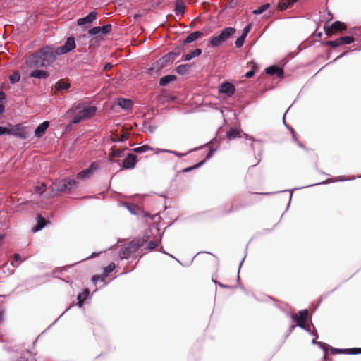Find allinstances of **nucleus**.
Returning <instances> with one entry per match:
<instances>
[{"mask_svg":"<svg viewBox=\"0 0 361 361\" xmlns=\"http://www.w3.org/2000/svg\"><path fill=\"white\" fill-rule=\"evenodd\" d=\"M70 87L69 83L63 81H59L55 85V89L57 91L61 90H67Z\"/></svg>","mask_w":361,"mask_h":361,"instance_id":"393cba45","label":"nucleus"},{"mask_svg":"<svg viewBox=\"0 0 361 361\" xmlns=\"http://www.w3.org/2000/svg\"><path fill=\"white\" fill-rule=\"evenodd\" d=\"M235 31L236 30L232 27L224 28L219 35L211 38L209 40L210 45L214 47L220 46L222 43L230 39L235 34Z\"/></svg>","mask_w":361,"mask_h":361,"instance_id":"20e7f679","label":"nucleus"},{"mask_svg":"<svg viewBox=\"0 0 361 361\" xmlns=\"http://www.w3.org/2000/svg\"><path fill=\"white\" fill-rule=\"evenodd\" d=\"M111 30V25L110 24L100 27V31L103 34H107V33L110 32Z\"/></svg>","mask_w":361,"mask_h":361,"instance_id":"e433bc0d","label":"nucleus"},{"mask_svg":"<svg viewBox=\"0 0 361 361\" xmlns=\"http://www.w3.org/2000/svg\"><path fill=\"white\" fill-rule=\"evenodd\" d=\"M0 96H1V98L0 99V114H1L4 111V106L2 103V99L4 98V92H0Z\"/></svg>","mask_w":361,"mask_h":361,"instance_id":"a19ab883","label":"nucleus"},{"mask_svg":"<svg viewBox=\"0 0 361 361\" xmlns=\"http://www.w3.org/2000/svg\"><path fill=\"white\" fill-rule=\"evenodd\" d=\"M79 111L77 112L73 119V123H78L83 120L92 118L97 111V108L93 106H84L80 109L78 107Z\"/></svg>","mask_w":361,"mask_h":361,"instance_id":"39448f33","label":"nucleus"},{"mask_svg":"<svg viewBox=\"0 0 361 361\" xmlns=\"http://www.w3.org/2000/svg\"><path fill=\"white\" fill-rule=\"evenodd\" d=\"M298 0H279L277 8L280 11H284L290 8Z\"/></svg>","mask_w":361,"mask_h":361,"instance_id":"a211bd4d","label":"nucleus"},{"mask_svg":"<svg viewBox=\"0 0 361 361\" xmlns=\"http://www.w3.org/2000/svg\"><path fill=\"white\" fill-rule=\"evenodd\" d=\"M238 135H239V131L237 130L232 129L227 132V136L230 139L235 138V137H238Z\"/></svg>","mask_w":361,"mask_h":361,"instance_id":"f704fd0d","label":"nucleus"},{"mask_svg":"<svg viewBox=\"0 0 361 361\" xmlns=\"http://www.w3.org/2000/svg\"><path fill=\"white\" fill-rule=\"evenodd\" d=\"M245 38L246 37L243 36V35H240V37H239L236 40H235V46L237 48H240L244 42H245Z\"/></svg>","mask_w":361,"mask_h":361,"instance_id":"72a5a7b5","label":"nucleus"},{"mask_svg":"<svg viewBox=\"0 0 361 361\" xmlns=\"http://www.w3.org/2000/svg\"><path fill=\"white\" fill-rule=\"evenodd\" d=\"M49 75L47 71H43V70H39V69L32 71L30 74V77L39 78V79L47 78L49 77Z\"/></svg>","mask_w":361,"mask_h":361,"instance_id":"6ab92c4d","label":"nucleus"},{"mask_svg":"<svg viewBox=\"0 0 361 361\" xmlns=\"http://www.w3.org/2000/svg\"><path fill=\"white\" fill-rule=\"evenodd\" d=\"M11 264H12L13 267H16V266L14 264V262H11Z\"/></svg>","mask_w":361,"mask_h":361,"instance_id":"4d7b16f0","label":"nucleus"},{"mask_svg":"<svg viewBox=\"0 0 361 361\" xmlns=\"http://www.w3.org/2000/svg\"><path fill=\"white\" fill-rule=\"evenodd\" d=\"M99 169V165L97 163H92L87 169L82 170L77 175L78 179H86L90 178L94 171Z\"/></svg>","mask_w":361,"mask_h":361,"instance_id":"9d476101","label":"nucleus"},{"mask_svg":"<svg viewBox=\"0 0 361 361\" xmlns=\"http://www.w3.org/2000/svg\"><path fill=\"white\" fill-rule=\"evenodd\" d=\"M78 183L75 180H56L52 184V189L59 192L70 191L76 188Z\"/></svg>","mask_w":361,"mask_h":361,"instance_id":"423d86ee","label":"nucleus"},{"mask_svg":"<svg viewBox=\"0 0 361 361\" xmlns=\"http://www.w3.org/2000/svg\"><path fill=\"white\" fill-rule=\"evenodd\" d=\"M9 132V126L8 127H3L0 126V136L3 135H8Z\"/></svg>","mask_w":361,"mask_h":361,"instance_id":"ea45409f","label":"nucleus"},{"mask_svg":"<svg viewBox=\"0 0 361 361\" xmlns=\"http://www.w3.org/2000/svg\"><path fill=\"white\" fill-rule=\"evenodd\" d=\"M312 336H316V337H317V336H317L316 334H314V333H312Z\"/></svg>","mask_w":361,"mask_h":361,"instance_id":"5fc2aeb1","label":"nucleus"},{"mask_svg":"<svg viewBox=\"0 0 361 361\" xmlns=\"http://www.w3.org/2000/svg\"><path fill=\"white\" fill-rule=\"evenodd\" d=\"M8 341V340H4V339H1V340H0V342H1V343H4L5 341Z\"/></svg>","mask_w":361,"mask_h":361,"instance_id":"864d4df0","label":"nucleus"},{"mask_svg":"<svg viewBox=\"0 0 361 361\" xmlns=\"http://www.w3.org/2000/svg\"><path fill=\"white\" fill-rule=\"evenodd\" d=\"M202 35H203L202 32H201L200 31L193 32L188 35V37L184 40V43L185 44L191 43V42L195 41L196 39H197L198 38L201 37Z\"/></svg>","mask_w":361,"mask_h":361,"instance_id":"aec40b11","label":"nucleus"},{"mask_svg":"<svg viewBox=\"0 0 361 361\" xmlns=\"http://www.w3.org/2000/svg\"><path fill=\"white\" fill-rule=\"evenodd\" d=\"M3 348L9 353H13L11 356V361H37L35 358L29 359L27 356H31L32 353L30 349L24 346L14 345L8 346L6 344L3 345Z\"/></svg>","mask_w":361,"mask_h":361,"instance_id":"7ed1b4c3","label":"nucleus"},{"mask_svg":"<svg viewBox=\"0 0 361 361\" xmlns=\"http://www.w3.org/2000/svg\"><path fill=\"white\" fill-rule=\"evenodd\" d=\"M111 67V63H106L104 66V70L105 71H107L108 69H109Z\"/></svg>","mask_w":361,"mask_h":361,"instance_id":"09e8293b","label":"nucleus"},{"mask_svg":"<svg viewBox=\"0 0 361 361\" xmlns=\"http://www.w3.org/2000/svg\"><path fill=\"white\" fill-rule=\"evenodd\" d=\"M174 77L172 75H166L160 79L159 84L162 86L166 85L173 80Z\"/></svg>","mask_w":361,"mask_h":361,"instance_id":"cd10ccee","label":"nucleus"},{"mask_svg":"<svg viewBox=\"0 0 361 361\" xmlns=\"http://www.w3.org/2000/svg\"><path fill=\"white\" fill-rule=\"evenodd\" d=\"M152 149L149 145H143L139 147H136L133 149V151L136 153H142L147 152L149 150H152Z\"/></svg>","mask_w":361,"mask_h":361,"instance_id":"c756f323","label":"nucleus"},{"mask_svg":"<svg viewBox=\"0 0 361 361\" xmlns=\"http://www.w3.org/2000/svg\"><path fill=\"white\" fill-rule=\"evenodd\" d=\"M120 257L122 259H126L128 257V252L123 250L121 252H120Z\"/></svg>","mask_w":361,"mask_h":361,"instance_id":"a18cd8bd","label":"nucleus"},{"mask_svg":"<svg viewBox=\"0 0 361 361\" xmlns=\"http://www.w3.org/2000/svg\"><path fill=\"white\" fill-rule=\"evenodd\" d=\"M47 186L44 183H41L35 188V191L37 194H42L46 190Z\"/></svg>","mask_w":361,"mask_h":361,"instance_id":"473e14b6","label":"nucleus"},{"mask_svg":"<svg viewBox=\"0 0 361 361\" xmlns=\"http://www.w3.org/2000/svg\"><path fill=\"white\" fill-rule=\"evenodd\" d=\"M252 75H253V73H252V71H250V72H247V73H246V77H247V78H250V77H252Z\"/></svg>","mask_w":361,"mask_h":361,"instance_id":"8fccbe9b","label":"nucleus"},{"mask_svg":"<svg viewBox=\"0 0 361 361\" xmlns=\"http://www.w3.org/2000/svg\"><path fill=\"white\" fill-rule=\"evenodd\" d=\"M49 126V121H44L39 124L35 130V136L37 138L42 137Z\"/></svg>","mask_w":361,"mask_h":361,"instance_id":"2eb2a0df","label":"nucleus"},{"mask_svg":"<svg viewBox=\"0 0 361 361\" xmlns=\"http://www.w3.org/2000/svg\"><path fill=\"white\" fill-rule=\"evenodd\" d=\"M4 311H0V322L4 321Z\"/></svg>","mask_w":361,"mask_h":361,"instance_id":"de8ad7c7","label":"nucleus"},{"mask_svg":"<svg viewBox=\"0 0 361 361\" xmlns=\"http://www.w3.org/2000/svg\"><path fill=\"white\" fill-rule=\"evenodd\" d=\"M323 361H324V360L323 359Z\"/></svg>","mask_w":361,"mask_h":361,"instance_id":"13d9d810","label":"nucleus"},{"mask_svg":"<svg viewBox=\"0 0 361 361\" xmlns=\"http://www.w3.org/2000/svg\"><path fill=\"white\" fill-rule=\"evenodd\" d=\"M115 269V264L111 263L104 269L105 276H107Z\"/></svg>","mask_w":361,"mask_h":361,"instance_id":"c9c22d12","label":"nucleus"},{"mask_svg":"<svg viewBox=\"0 0 361 361\" xmlns=\"http://www.w3.org/2000/svg\"><path fill=\"white\" fill-rule=\"evenodd\" d=\"M89 34L90 35H97L101 32L100 27H94L89 30Z\"/></svg>","mask_w":361,"mask_h":361,"instance_id":"58836bf2","label":"nucleus"},{"mask_svg":"<svg viewBox=\"0 0 361 361\" xmlns=\"http://www.w3.org/2000/svg\"><path fill=\"white\" fill-rule=\"evenodd\" d=\"M56 56V54L51 47H43L27 59L25 68H35L47 67L55 61Z\"/></svg>","mask_w":361,"mask_h":361,"instance_id":"f257e3e1","label":"nucleus"},{"mask_svg":"<svg viewBox=\"0 0 361 361\" xmlns=\"http://www.w3.org/2000/svg\"><path fill=\"white\" fill-rule=\"evenodd\" d=\"M266 73L271 75H276L279 78H281L283 74V71L282 68H281L278 66H272L267 68L266 69Z\"/></svg>","mask_w":361,"mask_h":361,"instance_id":"f3484780","label":"nucleus"},{"mask_svg":"<svg viewBox=\"0 0 361 361\" xmlns=\"http://www.w3.org/2000/svg\"><path fill=\"white\" fill-rule=\"evenodd\" d=\"M175 54L169 53L167 55H165L161 59H159L158 63L161 66H166L167 63H171L174 60Z\"/></svg>","mask_w":361,"mask_h":361,"instance_id":"412c9836","label":"nucleus"},{"mask_svg":"<svg viewBox=\"0 0 361 361\" xmlns=\"http://www.w3.org/2000/svg\"><path fill=\"white\" fill-rule=\"evenodd\" d=\"M354 42V38L352 37H341L334 41H329L326 44L331 47H337L342 44H350Z\"/></svg>","mask_w":361,"mask_h":361,"instance_id":"9b49d317","label":"nucleus"},{"mask_svg":"<svg viewBox=\"0 0 361 361\" xmlns=\"http://www.w3.org/2000/svg\"><path fill=\"white\" fill-rule=\"evenodd\" d=\"M250 28H251V25L249 24L247 25V26H245L243 29V33H242V35L245 36V37H247V34L249 33V32L250 31Z\"/></svg>","mask_w":361,"mask_h":361,"instance_id":"79ce46f5","label":"nucleus"},{"mask_svg":"<svg viewBox=\"0 0 361 361\" xmlns=\"http://www.w3.org/2000/svg\"><path fill=\"white\" fill-rule=\"evenodd\" d=\"M157 243L156 242H153V241H150L148 244H147V247L149 250H153L157 246Z\"/></svg>","mask_w":361,"mask_h":361,"instance_id":"37998d69","label":"nucleus"},{"mask_svg":"<svg viewBox=\"0 0 361 361\" xmlns=\"http://www.w3.org/2000/svg\"><path fill=\"white\" fill-rule=\"evenodd\" d=\"M99 279V276H94L93 279H92V281L94 282H96Z\"/></svg>","mask_w":361,"mask_h":361,"instance_id":"3c124183","label":"nucleus"},{"mask_svg":"<svg viewBox=\"0 0 361 361\" xmlns=\"http://www.w3.org/2000/svg\"><path fill=\"white\" fill-rule=\"evenodd\" d=\"M185 6L182 1H177L176 4L175 11L177 15H183L184 13Z\"/></svg>","mask_w":361,"mask_h":361,"instance_id":"a878e982","label":"nucleus"},{"mask_svg":"<svg viewBox=\"0 0 361 361\" xmlns=\"http://www.w3.org/2000/svg\"><path fill=\"white\" fill-rule=\"evenodd\" d=\"M269 4H265L252 11L253 14L259 15L262 13L269 7Z\"/></svg>","mask_w":361,"mask_h":361,"instance_id":"c85d7f7f","label":"nucleus"},{"mask_svg":"<svg viewBox=\"0 0 361 361\" xmlns=\"http://www.w3.org/2000/svg\"><path fill=\"white\" fill-rule=\"evenodd\" d=\"M312 345H317L323 352L322 359L326 358V355L328 353L331 355L343 354V355H360L361 347H353L349 348H338L333 347L324 342H318L317 340H311Z\"/></svg>","mask_w":361,"mask_h":361,"instance_id":"f03ea898","label":"nucleus"},{"mask_svg":"<svg viewBox=\"0 0 361 361\" xmlns=\"http://www.w3.org/2000/svg\"><path fill=\"white\" fill-rule=\"evenodd\" d=\"M201 54L202 50L200 49H196L194 51H191L190 54L184 55L183 59L185 61H188L191 60L194 57L200 56Z\"/></svg>","mask_w":361,"mask_h":361,"instance_id":"4be33fe9","label":"nucleus"},{"mask_svg":"<svg viewBox=\"0 0 361 361\" xmlns=\"http://www.w3.org/2000/svg\"><path fill=\"white\" fill-rule=\"evenodd\" d=\"M45 224H46L45 220L43 218H42L40 216H38L37 224L35 227H34L32 228V231L37 232V231L41 230L42 228H43L44 227Z\"/></svg>","mask_w":361,"mask_h":361,"instance_id":"b1692460","label":"nucleus"},{"mask_svg":"<svg viewBox=\"0 0 361 361\" xmlns=\"http://www.w3.org/2000/svg\"><path fill=\"white\" fill-rule=\"evenodd\" d=\"M102 353H100V354H99V355L97 356V357H100V356H102Z\"/></svg>","mask_w":361,"mask_h":361,"instance_id":"6e6d98bb","label":"nucleus"},{"mask_svg":"<svg viewBox=\"0 0 361 361\" xmlns=\"http://www.w3.org/2000/svg\"><path fill=\"white\" fill-rule=\"evenodd\" d=\"M137 157L135 154H130L123 161V168L126 169H133L136 164Z\"/></svg>","mask_w":361,"mask_h":361,"instance_id":"ddd939ff","label":"nucleus"},{"mask_svg":"<svg viewBox=\"0 0 361 361\" xmlns=\"http://www.w3.org/2000/svg\"><path fill=\"white\" fill-rule=\"evenodd\" d=\"M325 33L328 36H331L336 31L346 30V26L341 22L336 21L331 26L325 27Z\"/></svg>","mask_w":361,"mask_h":361,"instance_id":"f8f14e48","label":"nucleus"},{"mask_svg":"<svg viewBox=\"0 0 361 361\" xmlns=\"http://www.w3.org/2000/svg\"><path fill=\"white\" fill-rule=\"evenodd\" d=\"M20 76L18 71L14 72L9 77V80L11 83H16L20 80Z\"/></svg>","mask_w":361,"mask_h":361,"instance_id":"7c9ffc66","label":"nucleus"},{"mask_svg":"<svg viewBox=\"0 0 361 361\" xmlns=\"http://www.w3.org/2000/svg\"><path fill=\"white\" fill-rule=\"evenodd\" d=\"M97 15V13L95 11H92L85 18H79L77 21V23L80 26L87 23H91L96 19Z\"/></svg>","mask_w":361,"mask_h":361,"instance_id":"4468645a","label":"nucleus"},{"mask_svg":"<svg viewBox=\"0 0 361 361\" xmlns=\"http://www.w3.org/2000/svg\"><path fill=\"white\" fill-rule=\"evenodd\" d=\"M118 105L123 109H129L132 106V102L130 99H119L118 100Z\"/></svg>","mask_w":361,"mask_h":361,"instance_id":"5701e85b","label":"nucleus"},{"mask_svg":"<svg viewBox=\"0 0 361 361\" xmlns=\"http://www.w3.org/2000/svg\"><path fill=\"white\" fill-rule=\"evenodd\" d=\"M37 339L33 340V342H32V345H33V346H35V343H36V342H37Z\"/></svg>","mask_w":361,"mask_h":361,"instance_id":"603ef678","label":"nucleus"},{"mask_svg":"<svg viewBox=\"0 0 361 361\" xmlns=\"http://www.w3.org/2000/svg\"><path fill=\"white\" fill-rule=\"evenodd\" d=\"M159 152H165V153H171V154H175L176 156L177 157H183L184 154H180L176 151H171V150H167V149H157L156 151H155V153H159Z\"/></svg>","mask_w":361,"mask_h":361,"instance_id":"2f4dec72","label":"nucleus"},{"mask_svg":"<svg viewBox=\"0 0 361 361\" xmlns=\"http://www.w3.org/2000/svg\"><path fill=\"white\" fill-rule=\"evenodd\" d=\"M219 90L221 93H224L228 96H231L234 93L235 87L230 82H224L219 87Z\"/></svg>","mask_w":361,"mask_h":361,"instance_id":"dca6fc26","label":"nucleus"},{"mask_svg":"<svg viewBox=\"0 0 361 361\" xmlns=\"http://www.w3.org/2000/svg\"><path fill=\"white\" fill-rule=\"evenodd\" d=\"M188 66L187 65H180L177 67V72L178 73H184L187 71Z\"/></svg>","mask_w":361,"mask_h":361,"instance_id":"4c0bfd02","label":"nucleus"},{"mask_svg":"<svg viewBox=\"0 0 361 361\" xmlns=\"http://www.w3.org/2000/svg\"><path fill=\"white\" fill-rule=\"evenodd\" d=\"M308 312L307 310L300 311L298 314L292 316L293 320L297 323V325L300 327L310 331L311 326L307 324Z\"/></svg>","mask_w":361,"mask_h":361,"instance_id":"0eeeda50","label":"nucleus"},{"mask_svg":"<svg viewBox=\"0 0 361 361\" xmlns=\"http://www.w3.org/2000/svg\"><path fill=\"white\" fill-rule=\"evenodd\" d=\"M30 130L27 127L23 126L20 124L9 126L8 135L18 137L21 139H25L29 136Z\"/></svg>","mask_w":361,"mask_h":361,"instance_id":"6e6552de","label":"nucleus"},{"mask_svg":"<svg viewBox=\"0 0 361 361\" xmlns=\"http://www.w3.org/2000/svg\"><path fill=\"white\" fill-rule=\"evenodd\" d=\"M75 48L74 38L68 37L64 45L56 48L54 51L56 55H62L66 54Z\"/></svg>","mask_w":361,"mask_h":361,"instance_id":"1a4fd4ad","label":"nucleus"},{"mask_svg":"<svg viewBox=\"0 0 361 361\" xmlns=\"http://www.w3.org/2000/svg\"><path fill=\"white\" fill-rule=\"evenodd\" d=\"M20 259H21V257H20V255H18V254H15L14 255V259H15V261H20Z\"/></svg>","mask_w":361,"mask_h":361,"instance_id":"49530a36","label":"nucleus"},{"mask_svg":"<svg viewBox=\"0 0 361 361\" xmlns=\"http://www.w3.org/2000/svg\"><path fill=\"white\" fill-rule=\"evenodd\" d=\"M128 137V135L127 133H124L122 135H121L118 138V141L119 142H123V141H125L126 140H127Z\"/></svg>","mask_w":361,"mask_h":361,"instance_id":"c03bdc74","label":"nucleus"},{"mask_svg":"<svg viewBox=\"0 0 361 361\" xmlns=\"http://www.w3.org/2000/svg\"><path fill=\"white\" fill-rule=\"evenodd\" d=\"M124 154V150L121 149H112L110 153V158L112 159L116 157H121Z\"/></svg>","mask_w":361,"mask_h":361,"instance_id":"bb28decb","label":"nucleus"}]
</instances>
